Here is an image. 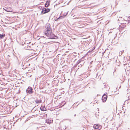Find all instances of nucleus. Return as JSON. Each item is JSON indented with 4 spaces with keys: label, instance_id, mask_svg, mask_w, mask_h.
I'll return each instance as SVG.
<instances>
[{
    "label": "nucleus",
    "instance_id": "nucleus-19",
    "mask_svg": "<svg viewBox=\"0 0 130 130\" xmlns=\"http://www.w3.org/2000/svg\"><path fill=\"white\" fill-rule=\"evenodd\" d=\"M99 113V112H98V113H96L95 114L96 117L98 118V117L99 116V115L98 114Z\"/></svg>",
    "mask_w": 130,
    "mask_h": 130
},
{
    "label": "nucleus",
    "instance_id": "nucleus-35",
    "mask_svg": "<svg viewBox=\"0 0 130 130\" xmlns=\"http://www.w3.org/2000/svg\"><path fill=\"white\" fill-rule=\"evenodd\" d=\"M8 56H10L9 55H8Z\"/></svg>",
    "mask_w": 130,
    "mask_h": 130
},
{
    "label": "nucleus",
    "instance_id": "nucleus-22",
    "mask_svg": "<svg viewBox=\"0 0 130 130\" xmlns=\"http://www.w3.org/2000/svg\"><path fill=\"white\" fill-rule=\"evenodd\" d=\"M14 57L18 61H19V60L17 57L15 56H14Z\"/></svg>",
    "mask_w": 130,
    "mask_h": 130
},
{
    "label": "nucleus",
    "instance_id": "nucleus-6",
    "mask_svg": "<svg viewBox=\"0 0 130 130\" xmlns=\"http://www.w3.org/2000/svg\"><path fill=\"white\" fill-rule=\"evenodd\" d=\"M107 98V94L104 93L102 98V100L103 102H105L106 101Z\"/></svg>",
    "mask_w": 130,
    "mask_h": 130
},
{
    "label": "nucleus",
    "instance_id": "nucleus-26",
    "mask_svg": "<svg viewBox=\"0 0 130 130\" xmlns=\"http://www.w3.org/2000/svg\"><path fill=\"white\" fill-rule=\"evenodd\" d=\"M67 14H68V13H66V15H64V16H66Z\"/></svg>",
    "mask_w": 130,
    "mask_h": 130
},
{
    "label": "nucleus",
    "instance_id": "nucleus-25",
    "mask_svg": "<svg viewBox=\"0 0 130 130\" xmlns=\"http://www.w3.org/2000/svg\"><path fill=\"white\" fill-rule=\"evenodd\" d=\"M126 62L125 60L124 59L123 60V62L124 63V62Z\"/></svg>",
    "mask_w": 130,
    "mask_h": 130
},
{
    "label": "nucleus",
    "instance_id": "nucleus-32",
    "mask_svg": "<svg viewBox=\"0 0 130 130\" xmlns=\"http://www.w3.org/2000/svg\"><path fill=\"white\" fill-rule=\"evenodd\" d=\"M79 104H78L76 106H78V105Z\"/></svg>",
    "mask_w": 130,
    "mask_h": 130
},
{
    "label": "nucleus",
    "instance_id": "nucleus-5",
    "mask_svg": "<svg viewBox=\"0 0 130 130\" xmlns=\"http://www.w3.org/2000/svg\"><path fill=\"white\" fill-rule=\"evenodd\" d=\"M50 11V9L49 8H43L42 9V11L41 13L45 14L49 12Z\"/></svg>",
    "mask_w": 130,
    "mask_h": 130
},
{
    "label": "nucleus",
    "instance_id": "nucleus-12",
    "mask_svg": "<svg viewBox=\"0 0 130 130\" xmlns=\"http://www.w3.org/2000/svg\"><path fill=\"white\" fill-rule=\"evenodd\" d=\"M80 61H81L80 60V59H79L76 63V64H75L74 66H77L78 65V67H79L80 66V65H79L80 63Z\"/></svg>",
    "mask_w": 130,
    "mask_h": 130
},
{
    "label": "nucleus",
    "instance_id": "nucleus-21",
    "mask_svg": "<svg viewBox=\"0 0 130 130\" xmlns=\"http://www.w3.org/2000/svg\"><path fill=\"white\" fill-rule=\"evenodd\" d=\"M47 3L48 4H47V3L46 2L45 4V7H47L49 5V4L48 3Z\"/></svg>",
    "mask_w": 130,
    "mask_h": 130
},
{
    "label": "nucleus",
    "instance_id": "nucleus-29",
    "mask_svg": "<svg viewBox=\"0 0 130 130\" xmlns=\"http://www.w3.org/2000/svg\"><path fill=\"white\" fill-rule=\"evenodd\" d=\"M76 116V114H75V115H74V117H75Z\"/></svg>",
    "mask_w": 130,
    "mask_h": 130
},
{
    "label": "nucleus",
    "instance_id": "nucleus-23",
    "mask_svg": "<svg viewBox=\"0 0 130 130\" xmlns=\"http://www.w3.org/2000/svg\"><path fill=\"white\" fill-rule=\"evenodd\" d=\"M127 63L124 62L123 63V64L124 66H125V65L127 64Z\"/></svg>",
    "mask_w": 130,
    "mask_h": 130
},
{
    "label": "nucleus",
    "instance_id": "nucleus-27",
    "mask_svg": "<svg viewBox=\"0 0 130 130\" xmlns=\"http://www.w3.org/2000/svg\"><path fill=\"white\" fill-rule=\"evenodd\" d=\"M35 108V107H33V109L31 110V111H32V110H33V109Z\"/></svg>",
    "mask_w": 130,
    "mask_h": 130
},
{
    "label": "nucleus",
    "instance_id": "nucleus-34",
    "mask_svg": "<svg viewBox=\"0 0 130 130\" xmlns=\"http://www.w3.org/2000/svg\"><path fill=\"white\" fill-rule=\"evenodd\" d=\"M126 101H125V102H126Z\"/></svg>",
    "mask_w": 130,
    "mask_h": 130
},
{
    "label": "nucleus",
    "instance_id": "nucleus-16",
    "mask_svg": "<svg viewBox=\"0 0 130 130\" xmlns=\"http://www.w3.org/2000/svg\"><path fill=\"white\" fill-rule=\"evenodd\" d=\"M85 61H81L79 64V65H80V67H82L83 66V64H84V63H85Z\"/></svg>",
    "mask_w": 130,
    "mask_h": 130
},
{
    "label": "nucleus",
    "instance_id": "nucleus-10",
    "mask_svg": "<svg viewBox=\"0 0 130 130\" xmlns=\"http://www.w3.org/2000/svg\"><path fill=\"white\" fill-rule=\"evenodd\" d=\"M126 25H119V28L120 30H122L126 27Z\"/></svg>",
    "mask_w": 130,
    "mask_h": 130
},
{
    "label": "nucleus",
    "instance_id": "nucleus-30",
    "mask_svg": "<svg viewBox=\"0 0 130 130\" xmlns=\"http://www.w3.org/2000/svg\"><path fill=\"white\" fill-rule=\"evenodd\" d=\"M74 105H76V104L75 103L74 104Z\"/></svg>",
    "mask_w": 130,
    "mask_h": 130
},
{
    "label": "nucleus",
    "instance_id": "nucleus-28",
    "mask_svg": "<svg viewBox=\"0 0 130 130\" xmlns=\"http://www.w3.org/2000/svg\"><path fill=\"white\" fill-rule=\"evenodd\" d=\"M45 116H45H47V115L46 114L44 115Z\"/></svg>",
    "mask_w": 130,
    "mask_h": 130
},
{
    "label": "nucleus",
    "instance_id": "nucleus-37",
    "mask_svg": "<svg viewBox=\"0 0 130 130\" xmlns=\"http://www.w3.org/2000/svg\"><path fill=\"white\" fill-rule=\"evenodd\" d=\"M4 25V26H5V25Z\"/></svg>",
    "mask_w": 130,
    "mask_h": 130
},
{
    "label": "nucleus",
    "instance_id": "nucleus-31",
    "mask_svg": "<svg viewBox=\"0 0 130 130\" xmlns=\"http://www.w3.org/2000/svg\"><path fill=\"white\" fill-rule=\"evenodd\" d=\"M79 27V28H83V27Z\"/></svg>",
    "mask_w": 130,
    "mask_h": 130
},
{
    "label": "nucleus",
    "instance_id": "nucleus-38",
    "mask_svg": "<svg viewBox=\"0 0 130 130\" xmlns=\"http://www.w3.org/2000/svg\"><path fill=\"white\" fill-rule=\"evenodd\" d=\"M113 74H114V72H113ZM114 74H113V76H114Z\"/></svg>",
    "mask_w": 130,
    "mask_h": 130
},
{
    "label": "nucleus",
    "instance_id": "nucleus-24",
    "mask_svg": "<svg viewBox=\"0 0 130 130\" xmlns=\"http://www.w3.org/2000/svg\"><path fill=\"white\" fill-rule=\"evenodd\" d=\"M124 50H122V51H120V52H121V55H122V53H123L124 52Z\"/></svg>",
    "mask_w": 130,
    "mask_h": 130
},
{
    "label": "nucleus",
    "instance_id": "nucleus-2",
    "mask_svg": "<svg viewBox=\"0 0 130 130\" xmlns=\"http://www.w3.org/2000/svg\"><path fill=\"white\" fill-rule=\"evenodd\" d=\"M122 17H120L119 18V19H118V21H120V22H119V23H120L121 24H128L129 23H130V16L128 18L127 20V22H128V23H127L123 22L125 21L124 20V19H122Z\"/></svg>",
    "mask_w": 130,
    "mask_h": 130
},
{
    "label": "nucleus",
    "instance_id": "nucleus-36",
    "mask_svg": "<svg viewBox=\"0 0 130 130\" xmlns=\"http://www.w3.org/2000/svg\"><path fill=\"white\" fill-rule=\"evenodd\" d=\"M79 25V26H80V25Z\"/></svg>",
    "mask_w": 130,
    "mask_h": 130
},
{
    "label": "nucleus",
    "instance_id": "nucleus-20",
    "mask_svg": "<svg viewBox=\"0 0 130 130\" xmlns=\"http://www.w3.org/2000/svg\"><path fill=\"white\" fill-rule=\"evenodd\" d=\"M95 48L94 47H93L92 48V50H90L88 52H92V51H93L94 50V49H95Z\"/></svg>",
    "mask_w": 130,
    "mask_h": 130
},
{
    "label": "nucleus",
    "instance_id": "nucleus-39",
    "mask_svg": "<svg viewBox=\"0 0 130 130\" xmlns=\"http://www.w3.org/2000/svg\"><path fill=\"white\" fill-rule=\"evenodd\" d=\"M83 100H82V101H83Z\"/></svg>",
    "mask_w": 130,
    "mask_h": 130
},
{
    "label": "nucleus",
    "instance_id": "nucleus-3",
    "mask_svg": "<svg viewBox=\"0 0 130 130\" xmlns=\"http://www.w3.org/2000/svg\"><path fill=\"white\" fill-rule=\"evenodd\" d=\"M93 127L95 130H99L101 129L102 126L99 124H94Z\"/></svg>",
    "mask_w": 130,
    "mask_h": 130
},
{
    "label": "nucleus",
    "instance_id": "nucleus-15",
    "mask_svg": "<svg viewBox=\"0 0 130 130\" xmlns=\"http://www.w3.org/2000/svg\"><path fill=\"white\" fill-rule=\"evenodd\" d=\"M35 102L36 104H39L41 102V100H38L37 99L35 101Z\"/></svg>",
    "mask_w": 130,
    "mask_h": 130
},
{
    "label": "nucleus",
    "instance_id": "nucleus-17",
    "mask_svg": "<svg viewBox=\"0 0 130 130\" xmlns=\"http://www.w3.org/2000/svg\"><path fill=\"white\" fill-rule=\"evenodd\" d=\"M63 18V16H60L59 17V18H56L55 19V21H56V20H59L60 19H62Z\"/></svg>",
    "mask_w": 130,
    "mask_h": 130
},
{
    "label": "nucleus",
    "instance_id": "nucleus-11",
    "mask_svg": "<svg viewBox=\"0 0 130 130\" xmlns=\"http://www.w3.org/2000/svg\"><path fill=\"white\" fill-rule=\"evenodd\" d=\"M66 103V102L65 101H62L61 103H60L59 104V105L61 106V107L63 106Z\"/></svg>",
    "mask_w": 130,
    "mask_h": 130
},
{
    "label": "nucleus",
    "instance_id": "nucleus-14",
    "mask_svg": "<svg viewBox=\"0 0 130 130\" xmlns=\"http://www.w3.org/2000/svg\"><path fill=\"white\" fill-rule=\"evenodd\" d=\"M5 36V34H0V39L3 38Z\"/></svg>",
    "mask_w": 130,
    "mask_h": 130
},
{
    "label": "nucleus",
    "instance_id": "nucleus-8",
    "mask_svg": "<svg viewBox=\"0 0 130 130\" xmlns=\"http://www.w3.org/2000/svg\"><path fill=\"white\" fill-rule=\"evenodd\" d=\"M45 121L47 124H50L52 122L53 120H52V119L51 118H48Z\"/></svg>",
    "mask_w": 130,
    "mask_h": 130
},
{
    "label": "nucleus",
    "instance_id": "nucleus-7",
    "mask_svg": "<svg viewBox=\"0 0 130 130\" xmlns=\"http://www.w3.org/2000/svg\"><path fill=\"white\" fill-rule=\"evenodd\" d=\"M28 63L27 61H26V62H25L24 63L22 62V69H25L28 67Z\"/></svg>",
    "mask_w": 130,
    "mask_h": 130
},
{
    "label": "nucleus",
    "instance_id": "nucleus-9",
    "mask_svg": "<svg viewBox=\"0 0 130 130\" xmlns=\"http://www.w3.org/2000/svg\"><path fill=\"white\" fill-rule=\"evenodd\" d=\"M40 109L41 111H44L47 110L46 108L44 106H41L40 107Z\"/></svg>",
    "mask_w": 130,
    "mask_h": 130
},
{
    "label": "nucleus",
    "instance_id": "nucleus-1",
    "mask_svg": "<svg viewBox=\"0 0 130 130\" xmlns=\"http://www.w3.org/2000/svg\"><path fill=\"white\" fill-rule=\"evenodd\" d=\"M51 25H47L45 26L44 31L45 35L48 37V39H58V37L52 32Z\"/></svg>",
    "mask_w": 130,
    "mask_h": 130
},
{
    "label": "nucleus",
    "instance_id": "nucleus-33",
    "mask_svg": "<svg viewBox=\"0 0 130 130\" xmlns=\"http://www.w3.org/2000/svg\"><path fill=\"white\" fill-rule=\"evenodd\" d=\"M30 65V64H28V66H29Z\"/></svg>",
    "mask_w": 130,
    "mask_h": 130
},
{
    "label": "nucleus",
    "instance_id": "nucleus-18",
    "mask_svg": "<svg viewBox=\"0 0 130 130\" xmlns=\"http://www.w3.org/2000/svg\"><path fill=\"white\" fill-rule=\"evenodd\" d=\"M86 57L85 56H84L83 57H82V58L80 59V60L82 61H84V59H85V58Z\"/></svg>",
    "mask_w": 130,
    "mask_h": 130
},
{
    "label": "nucleus",
    "instance_id": "nucleus-4",
    "mask_svg": "<svg viewBox=\"0 0 130 130\" xmlns=\"http://www.w3.org/2000/svg\"><path fill=\"white\" fill-rule=\"evenodd\" d=\"M26 92L27 93H28L30 94L33 93L34 92L32 88L30 86L28 87L26 90Z\"/></svg>",
    "mask_w": 130,
    "mask_h": 130
},
{
    "label": "nucleus",
    "instance_id": "nucleus-13",
    "mask_svg": "<svg viewBox=\"0 0 130 130\" xmlns=\"http://www.w3.org/2000/svg\"><path fill=\"white\" fill-rule=\"evenodd\" d=\"M22 25H21V26H22ZM21 25H15V29L17 30V28H19L20 27H22V26H20Z\"/></svg>",
    "mask_w": 130,
    "mask_h": 130
}]
</instances>
